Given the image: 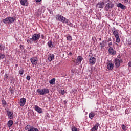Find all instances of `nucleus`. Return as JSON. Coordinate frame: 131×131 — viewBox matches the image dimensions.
I'll return each mask as SVG.
<instances>
[{"label": "nucleus", "instance_id": "nucleus-1", "mask_svg": "<svg viewBox=\"0 0 131 131\" xmlns=\"http://www.w3.org/2000/svg\"><path fill=\"white\" fill-rule=\"evenodd\" d=\"M55 19L57 21H60L62 23H68V19L60 14L56 15Z\"/></svg>", "mask_w": 131, "mask_h": 131}, {"label": "nucleus", "instance_id": "nucleus-2", "mask_svg": "<svg viewBox=\"0 0 131 131\" xmlns=\"http://www.w3.org/2000/svg\"><path fill=\"white\" fill-rule=\"evenodd\" d=\"M37 92L38 94H39V95L45 96V95L50 93V90L48 88H44L42 89H37Z\"/></svg>", "mask_w": 131, "mask_h": 131}, {"label": "nucleus", "instance_id": "nucleus-3", "mask_svg": "<svg viewBox=\"0 0 131 131\" xmlns=\"http://www.w3.org/2000/svg\"><path fill=\"white\" fill-rule=\"evenodd\" d=\"M113 34L114 35L116 38V41L119 43L120 42V38H119V33H118V31L115 30L113 32Z\"/></svg>", "mask_w": 131, "mask_h": 131}, {"label": "nucleus", "instance_id": "nucleus-4", "mask_svg": "<svg viewBox=\"0 0 131 131\" xmlns=\"http://www.w3.org/2000/svg\"><path fill=\"white\" fill-rule=\"evenodd\" d=\"M33 40L37 41L40 38V34H34L32 36Z\"/></svg>", "mask_w": 131, "mask_h": 131}, {"label": "nucleus", "instance_id": "nucleus-5", "mask_svg": "<svg viewBox=\"0 0 131 131\" xmlns=\"http://www.w3.org/2000/svg\"><path fill=\"white\" fill-rule=\"evenodd\" d=\"M123 61L122 59H119L117 58H116L115 59V64L116 66V67L118 68L119 66H120V63H122Z\"/></svg>", "mask_w": 131, "mask_h": 131}, {"label": "nucleus", "instance_id": "nucleus-6", "mask_svg": "<svg viewBox=\"0 0 131 131\" xmlns=\"http://www.w3.org/2000/svg\"><path fill=\"white\" fill-rule=\"evenodd\" d=\"M114 5L111 3H107L105 7L106 11H110V9H112L113 8Z\"/></svg>", "mask_w": 131, "mask_h": 131}, {"label": "nucleus", "instance_id": "nucleus-7", "mask_svg": "<svg viewBox=\"0 0 131 131\" xmlns=\"http://www.w3.org/2000/svg\"><path fill=\"white\" fill-rule=\"evenodd\" d=\"M32 65H37L38 59L36 57H32L30 59Z\"/></svg>", "mask_w": 131, "mask_h": 131}, {"label": "nucleus", "instance_id": "nucleus-8", "mask_svg": "<svg viewBox=\"0 0 131 131\" xmlns=\"http://www.w3.org/2000/svg\"><path fill=\"white\" fill-rule=\"evenodd\" d=\"M104 6H105V3L103 1H100L97 4V8H99V9H102L104 8Z\"/></svg>", "mask_w": 131, "mask_h": 131}, {"label": "nucleus", "instance_id": "nucleus-9", "mask_svg": "<svg viewBox=\"0 0 131 131\" xmlns=\"http://www.w3.org/2000/svg\"><path fill=\"white\" fill-rule=\"evenodd\" d=\"M26 103V98H22L20 99L19 105L21 107H23L24 105Z\"/></svg>", "mask_w": 131, "mask_h": 131}, {"label": "nucleus", "instance_id": "nucleus-10", "mask_svg": "<svg viewBox=\"0 0 131 131\" xmlns=\"http://www.w3.org/2000/svg\"><path fill=\"white\" fill-rule=\"evenodd\" d=\"M89 63L91 65H95V64H96V58L93 57H90Z\"/></svg>", "mask_w": 131, "mask_h": 131}, {"label": "nucleus", "instance_id": "nucleus-11", "mask_svg": "<svg viewBox=\"0 0 131 131\" xmlns=\"http://www.w3.org/2000/svg\"><path fill=\"white\" fill-rule=\"evenodd\" d=\"M108 52L110 55H116V51H114V50H113V48L112 47H110L108 49Z\"/></svg>", "mask_w": 131, "mask_h": 131}, {"label": "nucleus", "instance_id": "nucleus-12", "mask_svg": "<svg viewBox=\"0 0 131 131\" xmlns=\"http://www.w3.org/2000/svg\"><path fill=\"white\" fill-rule=\"evenodd\" d=\"M34 109L35 110V111H36L37 112H38V113H42V109L40 107H39L37 105H35L34 106Z\"/></svg>", "mask_w": 131, "mask_h": 131}, {"label": "nucleus", "instance_id": "nucleus-13", "mask_svg": "<svg viewBox=\"0 0 131 131\" xmlns=\"http://www.w3.org/2000/svg\"><path fill=\"white\" fill-rule=\"evenodd\" d=\"M114 67V64L112 63V62H109L107 64V69H108V70H113Z\"/></svg>", "mask_w": 131, "mask_h": 131}, {"label": "nucleus", "instance_id": "nucleus-14", "mask_svg": "<svg viewBox=\"0 0 131 131\" xmlns=\"http://www.w3.org/2000/svg\"><path fill=\"white\" fill-rule=\"evenodd\" d=\"M117 7H118V8H120L122 10H125L126 9V6L123 5V4L121 3L118 4Z\"/></svg>", "mask_w": 131, "mask_h": 131}, {"label": "nucleus", "instance_id": "nucleus-15", "mask_svg": "<svg viewBox=\"0 0 131 131\" xmlns=\"http://www.w3.org/2000/svg\"><path fill=\"white\" fill-rule=\"evenodd\" d=\"M7 114L8 116V117L10 119H13V113L11 112L10 111H7Z\"/></svg>", "mask_w": 131, "mask_h": 131}, {"label": "nucleus", "instance_id": "nucleus-16", "mask_svg": "<svg viewBox=\"0 0 131 131\" xmlns=\"http://www.w3.org/2000/svg\"><path fill=\"white\" fill-rule=\"evenodd\" d=\"M55 59V55L54 54H50L48 58V59L50 62H51V61H53Z\"/></svg>", "mask_w": 131, "mask_h": 131}, {"label": "nucleus", "instance_id": "nucleus-17", "mask_svg": "<svg viewBox=\"0 0 131 131\" xmlns=\"http://www.w3.org/2000/svg\"><path fill=\"white\" fill-rule=\"evenodd\" d=\"M98 127H99V123H96V124L93 126L91 129V131H96L98 130Z\"/></svg>", "mask_w": 131, "mask_h": 131}, {"label": "nucleus", "instance_id": "nucleus-18", "mask_svg": "<svg viewBox=\"0 0 131 131\" xmlns=\"http://www.w3.org/2000/svg\"><path fill=\"white\" fill-rule=\"evenodd\" d=\"M8 18H9V23H14V22H15L16 20V18L14 17H10Z\"/></svg>", "mask_w": 131, "mask_h": 131}, {"label": "nucleus", "instance_id": "nucleus-19", "mask_svg": "<svg viewBox=\"0 0 131 131\" xmlns=\"http://www.w3.org/2000/svg\"><path fill=\"white\" fill-rule=\"evenodd\" d=\"M20 3L22 6H27V0H20Z\"/></svg>", "mask_w": 131, "mask_h": 131}, {"label": "nucleus", "instance_id": "nucleus-20", "mask_svg": "<svg viewBox=\"0 0 131 131\" xmlns=\"http://www.w3.org/2000/svg\"><path fill=\"white\" fill-rule=\"evenodd\" d=\"M82 60H83V58L81 56H79L77 57V62H76V63H81V61H82Z\"/></svg>", "mask_w": 131, "mask_h": 131}, {"label": "nucleus", "instance_id": "nucleus-21", "mask_svg": "<svg viewBox=\"0 0 131 131\" xmlns=\"http://www.w3.org/2000/svg\"><path fill=\"white\" fill-rule=\"evenodd\" d=\"M13 123H14V122L12 120H9L7 123L8 127H11V126L13 125Z\"/></svg>", "mask_w": 131, "mask_h": 131}, {"label": "nucleus", "instance_id": "nucleus-22", "mask_svg": "<svg viewBox=\"0 0 131 131\" xmlns=\"http://www.w3.org/2000/svg\"><path fill=\"white\" fill-rule=\"evenodd\" d=\"M95 115H96L95 113H94L93 112H91L89 114V118H90L91 119H93Z\"/></svg>", "mask_w": 131, "mask_h": 131}, {"label": "nucleus", "instance_id": "nucleus-23", "mask_svg": "<svg viewBox=\"0 0 131 131\" xmlns=\"http://www.w3.org/2000/svg\"><path fill=\"white\" fill-rule=\"evenodd\" d=\"M3 22H4V23H5L6 24L10 23L9 20V17H7L6 18L3 19Z\"/></svg>", "mask_w": 131, "mask_h": 131}, {"label": "nucleus", "instance_id": "nucleus-24", "mask_svg": "<svg viewBox=\"0 0 131 131\" xmlns=\"http://www.w3.org/2000/svg\"><path fill=\"white\" fill-rule=\"evenodd\" d=\"M47 45L49 48H53V41L51 40L49 41Z\"/></svg>", "mask_w": 131, "mask_h": 131}, {"label": "nucleus", "instance_id": "nucleus-25", "mask_svg": "<svg viewBox=\"0 0 131 131\" xmlns=\"http://www.w3.org/2000/svg\"><path fill=\"white\" fill-rule=\"evenodd\" d=\"M101 48H102V49L105 48V41H102V42H100L99 43Z\"/></svg>", "mask_w": 131, "mask_h": 131}, {"label": "nucleus", "instance_id": "nucleus-26", "mask_svg": "<svg viewBox=\"0 0 131 131\" xmlns=\"http://www.w3.org/2000/svg\"><path fill=\"white\" fill-rule=\"evenodd\" d=\"M55 81H56V79L53 78L49 81V83H50V84H54L55 83Z\"/></svg>", "mask_w": 131, "mask_h": 131}, {"label": "nucleus", "instance_id": "nucleus-27", "mask_svg": "<svg viewBox=\"0 0 131 131\" xmlns=\"http://www.w3.org/2000/svg\"><path fill=\"white\" fill-rule=\"evenodd\" d=\"M5 57H6V55H5V54H0V60H1V59H5Z\"/></svg>", "mask_w": 131, "mask_h": 131}, {"label": "nucleus", "instance_id": "nucleus-28", "mask_svg": "<svg viewBox=\"0 0 131 131\" xmlns=\"http://www.w3.org/2000/svg\"><path fill=\"white\" fill-rule=\"evenodd\" d=\"M31 127V126L30 125H27L26 127H25V130H29L30 127Z\"/></svg>", "mask_w": 131, "mask_h": 131}, {"label": "nucleus", "instance_id": "nucleus-29", "mask_svg": "<svg viewBox=\"0 0 131 131\" xmlns=\"http://www.w3.org/2000/svg\"><path fill=\"white\" fill-rule=\"evenodd\" d=\"M19 73L20 75H23V73H24V70L22 69L21 70L19 71Z\"/></svg>", "mask_w": 131, "mask_h": 131}, {"label": "nucleus", "instance_id": "nucleus-30", "mask_svg": "<svg viewBox=\"0 0 131 131\" xmlns=\"http://www.w3.org/2000/svg\"><path fill=\"white\" fill-rule=\"evenodd\" d=\"M69 26H70V27H73V24L71 23L70 21H68V23H67Z\"/></svg>", "mask_w": 131, "mask_h": 131}, {"label": "nucleus", "instance_id": "nucleus-31", "mask_svg": "<svg viewBox=\"0 0 131 131\" xmlns=\"http://www.w3.org/2000/svg\"><path fill=\"white\" fill-rule=\"evenodd\" d=\"M122 129H123V130H126V126H125L124 124H122Z\"/></svg>", "mask_w": 131, "mask_h": 131}, {"label": "nucleus", "instance_id": "nucleus-32", "mask_svg": "<svg viewBox=\"0 0 131 131\" xmlns=\"http://www.w3.org/2000/svg\"><path fill=\"white\" fill-rule=\"evenodd\" d=\"M33 41H34V40H33V38H30L28 40H27V42H30L31 43V42H33Z\"/></svg>", "mask_w": 131, "mask_h": 131}, {"label": "nucleus", "instance_id": "nucleus-33", "mask_svg": "<svg viewBox=\"0 0 131 131\" xmlns=\"http://www.w3.org/2000/svg\"><path fill=\"white\" fill-rule=\"evenodd\" d=\"M0 50L4 51L5 50V47L3 45H0Z\"/></svg>", "mask_w": 131, "mask_h": 131}, {"label": "nucleus", "instance_id": "nucleus-34", "mask_svg": "<svg viewBox=\"0 0 131 131\" xmlns=\"http://www.w3.org/2000/svg\"><path fill=\"white\" fill-rule=\"evenodd\" d=\"M32 131H38V129H37V128H34L32 127Z\"/></svg>", "mask_w": 131, "mask_h": 131}, {"label": "nucleus", "instance_id": "nucleus-35", "mask_svg": "<svg viewBox=\"0 0 131 131\" xmlns=\"http://www.w3.org/2000/svg\"><path fill=\"white\" fill-rule=\"evenodd\" d=\"M67 40H72V38L71 36H68L67 37Z\"/></svg>", "mask_w": 131, "mask_h": 131}, {"label": "nucleus", "instance_id": "nucleus-36", "mask_svg": "<svg viewBox=\"0 0 131 131\" xmlns=\"http://www.w3.org/2000/svg\"><path fill=\"white\" fill-rule=\"evenodd\" d=\"M30 78H31V77H30V76L28 75L26 77V79L27 80H30Z\"/></svg>", "mask_w": 131, "mask_h": 131}, {"label": "nucleus", "instance_id": "nucleus-37", "mask_svg": "<svg viewBox=\"0 0 131 131\" xmlns=\"http://www.w3.org/2000/svg\"><path fill=\"white\" fill-rule=\"evenodd\" d=\"M4 78H6L7 79H8L9 78V76H8V74H6L5 75H4Z\"/></svg>", "mask_w": 131, "mask_h": 131}, {"label": "nucleus", "instance_id": "nucleus-38", "mask_svg": "<svg viewBox=\"0 0 131 131\" xmlns=\"http://www.w3.org/2000/svg\"><path fill=\"white\" fill-rule=\"evenodd\" d=\"M128 44L131 45V38H130L128 40Z\"/></svg>", "mask_w": 131, "mask_h": 131}, {"label": "nucleus", "instance_id": "nucleus-39", "mask_svg": "<svg viewBox=\"0 0 131 131\" xmlns=\"http://www.w3.org/2000/svg\"><path fill=\"white\" fill-rule=\"evenodd\" d=\"M60 93H61V95H64V94H65V91L61 90Z\"/></svg>", "mask_w": 131, "mask_h": 131}, {"label": "nucleus", "instance_id": "nucleus-40", "mask_svg": "<svg viewBox=\"0 0 131 131\" xmlns=\"http://www.w3.org/2000/svg\"><path fill=\"white\" fill-rule=\"evenodd\" d=\"M111 46H112V42H110V43H108V47H109V48L111 47Z\"/></svg>", "mask_w": 131, "mask_h": 131}, {"label": "nucleus", "instance_id": "nucleus-41", "mask_svg": "<svg viewBox=\"0 0 131 131\" xmlns=\"http://www.w3.org/2000/svg\"><path fill=\"white\" fill-rule=\"evenodd\" d=\"M128 66L129 67H131V61H129V62H128Z\"/></svg>", "mask_w": 131, "mask_h": 131}, {"label": "nucleus", "instance_id": "nucleus-42", "mask_svg": "<svg viewBox=\"0 0 131 131\" xmlns=\"http://www.w3.org/2000/svg\"><path fill=\"white\" fill-rule=\"evenodd\" d=\"M111 41V38H108L107 40V42H110Z\"/></svg>", "mask_w": 131, "mask_h": 131}, {"label": "nucleus", "instance_id": "nucleus-43", "mask_svg": "<svg viewBox=\"0 0 131 131\" xmlns=\"http://www.w3.org/2000/svg\"><path fill=\"white\" fill-rule=\"evenodd\" d=\"M68 55H69L70 56H72V55H73V54H72V52H69Z\"/></svg>", "mask_w": 131, "mask_h": 131}, {"label": "nucleus", "instance_id": "nucleus-44", "mask_svg": "<svg viewBox=\"0 0 131 131\" xmlns=\"http://www.w3.org/2000/svg\"><path fill=\"white\" fill-rule=\"evenodd\" d=\"M28 131H32V126H31V127Z\"/></svg>", "mask_w": 131, "mask_h": 131}, {"label": "nucleus", "instance_id": "nucleus-45", "mask_svg": "<svg viewBox=\"0 0 131 131\" xmlns=\"http://www.w3.org/2000/svg\"><path fill=\"white\" fill-rule=\"evenodd\" d=\"M36 3H39V2H41V0H35Z\"/></svg>", "mask_w": 131, "mask_h": 131}, {"label": "nucleus", "instance_id": "nucleus-46", "mask_svg": "<svg viewBox=\"0 0 131 131\" xmlns=\"http://www.w3.org/2000/svg\"><path fill=\"white\" fill-rule=\"evenodd\" d=\"M125 3H128V0H123Z\"/></svg>", "mask_w": 131, "mask_h": 131}, {"label": "nucleus", "instance_id": "nucleus-47", "mask_svg": "<svg viewBox=\"0 0 131 131\" xmlns=\"http://www.w3.org/2000/svg\"><path fill=\"white\" fill-rule=\"evenodd\" d=\"M41 38L43 39V38H45V36L43 35H41Z\"/></svg>", "mask_w": 131, "mask_h": 131}, {"label": "nucleus", "instance_id": "nucleus-48", "mask_svg": "<svg viewBox=\"0 0 131 131\" xmlns=\"http://www.w3.org/2000/svg\"><path fill=\"white\" fill-rule=\"evenodd\" d=\"M3 103L5 105H6V101H3Z\"/></svg>", "mask_w": 131, "mask_h": 131}, {"label": "nucleus", "instance_id": "nucleus-49", "mask_svg": "<svg viewBox=\"0 0 131 131\" xmlns=\"http://www.w3.org/2000/svg\"><path fill=\"white\" fill-rule=\"evenodd\" d=\"M71 71H72V73H74V70H72Z\"/></svg>", "mask_w": 131, "mask_h": 131}, {"label": "nucleus", "instance_id": "nucleus-50", "mask_svg": "<svg viewBox=\"0 0 131 131\" xmlns=\"http://www.w3.org/2000/svg\"><path fill=\"white\" fill-rule=\"evenodd\" d=\"M118 58H120V55L118 56Z\"/></svg>", "mask_w": 131, "mask_h": 131}, {"label": "nucleus", "instance_id": "nucleus-51", "mask_svg": "<svg viewBox=\"0 0 131 131\" xmlns=\"http://www.w3.org/2000/svg\"><path fill=\"white\" fill-rule=\"evenodd\" d=\"M11 94H13V91H11Z\"/></svg>", "mask_w": 131, "mask_h": 131}, {"label": "nucleus", "instance_id": "nucleus-52", "mask_svg": "<svg viewBox=\"0 0 131 131\" xmlns=\"http://www.w3.org/2000/svg\"><path fill=\"white\" fill-rule=\"evenodd\" d=\"M99 40H101V38L99 39Z\"/></svg>", "mask_w": 131, "mask_h": 131}]
</instances>
